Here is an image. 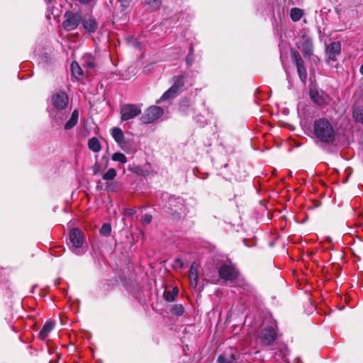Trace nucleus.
<instances>
[{
	"label": "nucleus",
	"instance_id": "36",
	"mask_svg": "<svg viewBox=\"0 0 363 363\" xmlns=\"http://www.w3.org/2000/svg\"><path fill=\"white\" fill-rule=\"evenodd\" d=\"M135 213V211L134 209H128L126 213L128 216H133Z\"/></svg>",
	"mask_w": 363,
	"mask_h": 363
},
{
	"label": "nucleus",
	"instance_id": "31",
	"mask_svg": "<svg viewBox=\"0 0 363 363\" xmlns=\"http://www.w3.org/2000/svg\"><path fill=\"white\" fill-rule=\"evenodd\" d=\"M194 61V48L193 46L191 45L189 48V52L186 57V63L187 65L190 66L193 64Z\"/></svg>",
	"mask_w": 363,
	"mask_h": 363
},
{
	"label": "nucleus",
	"instance_id": "6",
	"mask_svg": "<svg viewBox=\"0 0 363 363\" xmlns=\"http://www.w3.org/2000/svg\"><path fill=\"white\" fill-rule=\"evenodd\" d=\"M164 111L162 108L156 106H150L145 111L140 120L143 124H150L161 117Z\"/></svg>",
	"mask_w": 363,
	"mask_h": 363
},
{
	"label": "nucleus",
	"instance_id": "27",
	"mask_svg": "<svg viewBox=\"0 0 363 363\" xmlns=\"http://www.w3.org/2000/svg\"><path fill=\"white\" fill-rule=\"evenodd\" d=\"M111 159L114 162H118L122 164H125L127 162V157L126 156L121 152H115L113 154Z\"/></svg>",
	"mask_w": 363,
	"mask_h": 363
},
{
	"label": "nucleus",
	"instance_id": "10",
	"mask_svg": "<svg viewBox=\"0 0 363 363\" xmlns=\"http://www.w3.org/2000/svg\"><path fill=\"white\" fill-rule=\"evenodd\" d=\"M309 95L311 100L318 106L325 104L328 100V96L323 91L311 89Z\"/></svg>",
	"mask_w": 363,
	"mask_h": 363
},
{
	"label": "nucleus",
	"instance_id": "3",
	"mask_svg": "<svg viewBox=\"0 0 363 363\" xmlns=\"http://www.w3.org/2000/svg\"><path fill=\"white\" fill-rule=\"evenodd\" d=\"M218 274L220 279L233 283L244 291L248 289L249 286L244 279L240 276L239 272L234 266L226 264L221 265L218 269Z\"/></svg>",
	"mask_w": 363,
	"mask_h": 363
},
{
	"label": "nucleus",
	"instance_id": "28",
	"mask_svg": "<svg viewBox=\"0 0 363 363\" xmlns=\"http://www.w3.org/2000/svg\"><path fill=\"white\" fill-rule=\"evenodd\" d=\"M296 68H297V72H298V76H299L301 80L303 82H305L307 79V72H306V67H304V65L303 64V65H298V66H296Z\"/></svg>",
	"mask_w": 363,
	"mask_h": 363
},
{
	"label": "nucleus",
	"instance_id": "9",
	"mask_svg": "<svg viewBox=\"0 0 363 363\" xmlns=\"http://www.w3.org/2000/svg\"><path fill=\"white\" fill-rule=\"evenodd\" d=\"M276 338L277 333L271 326L262 329L259 335L262 345L265 347L272 345Z\"/></svg>",
	"mask_w": 363,
	"mask_h": 363
},
{
	"label": "nucleus",
	"instance_id": "29",
	"mask_svg": "<svg viewBox=\"0 0 363 363\" xmlns=\"http://www.w3.org/2000/svg\"><path fill=\"white\" fill-rule=\"evenodd\" d=\"M353 117L357 122L363 123V107L354 109Z\"/></svg>",
	"mask_w": 363,
	"mask_h": 363
},
{
	"label": "nucleus",
	"instance_id": "37",
	"mask_svg": "<svg viewBox=\"0 0 363 363\" xmlns=\"http://www.w3.org/2000/svg\"><path fill=\"white\" fill-rule=\"evenodd\" d=\"M99 169V165H96H96L94 166V174H97V172H98Z\"/></svg>",
	"mask_w": 363,
	"mask_h": 363
},
{
	"label": "nucleus",
	"instance_id": "2",
	"mask_svg": "<svg viewBox=\"0 0 363 363\" xmlns=\"http://www.w3.org/2000/svg\"><path fill=\"white\" fill-rule=\"evenodd\" d=\"M313 131L316 138L323 143H330L335 138V131L331 122L327 118H319L315 121Z\"/></svg>",
	"mask_w": 363,
	"mask_h": 363
},
{
	"label": "nucleus",
	"instance_id": "4",
	"mask_svg": "<svg viewBox=\"0 0 363 363\" xmlns=\"http://www.w3.org/2000/svg\"><path fill=\"white\" fill-rule=\"evenodd\" d=\"M69 248L77 255H82L86 252L87 247L84 244V233L78 228H73L69 235Z\"/></svg>",
	"mask_w": 363,
	"mask_h": 363
},
{
	"label": "nucleus",
	"instance_id": "16",
	"mask_svg": "<svg viewBox=\"0 0 363 363\" xmlns=\"http://www.w3.org/2000/svg\"><path fill=\"white\" fill-rule=\"evenodd\" d=\"M55 323L52 321L46 322L39 333V336L42 340L45 339L50 333L53 330Z\"/></svg>",
	"mask_w": 363,
	"mask_h": 363
},
{
	"label": "nucleus",
	"instance_id": "33",
	"mask_svg": "<svg viewBox=\"0 0 363 363\" xmlns=\"http://www.w3.org/2000/svg\"><path fill=\"white\" fill-rule=\"evenodd\" d=\"M292 60L296 66H298V65H303L302 58L299 53L296 51L292 53Z\"/></svg>",
	"mask_w": 363,
	"mask_h": 363
},
{
	"label": "nucleus",
	"instance_id": "5",
	"mask_svg": "<svg viewBox=\"0 0 363 363\" xmlns=\"http://www.w3.org/2000/svg\"><path fill=\"white\" fill-rule=\"evenodd\" d=\"M141 112L140 107L136 104H124L121 106L120 110L121 121H126L133 119L140 115Z\"/></svg>",
	"mask_w": 363,
	"mask_h": 363
},
{
	"label": "nucleus",
	"instance_id": "26",
	"mask_svg": "<svg viewBox=\"0 0 363 363\" xmlns=\"http://www.w3.org/2000/svg\"><path fill=\"white\" fill-rule=\"evenodd\" d=\"M116 175L117 172L116 169L113 168H110L103 174L102 178L104 180L108 182L114 179Z\"/></svg>",
	"mask_w": 363,
	"mask_h": 363
},
{
	"label": "nucleus",
	"instance_id": "15",
	"mask_svg": "<svg viewBox=\"0 0 363 363\" xmlns=\"http://www.w3.org/2000/svg\"><path fill=\"white\" fill-rule=\"evenodd\" d=\"M178 93H179V91H177L176 89H174V88L170 87L168 90H167L162 94L161 98L159 100L157 101V103L159 104V103H161L162 101H168V100H170V99H174L177 96Z\"/></svg>",
	"mask_w": 363,
	"mask_h": 363
},
{
	"label": "nucleus",
	"instance_id": "13",
	"mask_svg": "<svg viewBox=\"0 0 363 363\" xmlns=\"http://www.w3.org/2000/svg\"><path fill=\"white\" fill-rule=\"evenodd\" d=\"M300 49H301V52H303L305 57H310L313 53V45L312 40L309 38L305 40L302 43L301 47H300Z\"/></svg>",
	"mask_w": 363,
	"mask_h": 363
},
{
	"label": "nucleus",
	"instance_id": "21",
	"mask_svg": "<svg viewBox=\"0 0 363 363\" xmlns=\"http://www.w3.org/2000/svg\"><path fill=\"white\" fill-rule=\"evenodd\" d=\"M184 85V76L179 75L176 76L173 79V84L172 88H174L177 91H179Z\"/></svg>",
	"mask_w": 363,
	"mask_h": 363
},
{
	"label": "nucleus",
	"instance_id": "35",
	"mask_svg": "<svg viewBox=\"0 0 363 363\" xmlns=\"http://www.w3.org/2000/svg\"><path fill=\"white\" fill-rule=\"evenodd\" d=\"M183 267V262L179 258L175 259L173 264V267L177 269H181Z\"/></svg>",
	"mask_w": 363,
	"mask_h": 363
},
{
	"label": "nucleus",
	"instance_id": "24",
	"mask_svg": "<svg viewBox=\"0 0 363 363\" xmlns=\"http://www.w3.org/2000/svg\"><path fill=\"white\" fill-rule=\"evenodd\" d=\"M178 293V289L174 288L172 291H166L164 293V298L168 302H172L177 296Z\"/></svg>",
	"mask_w": 363,
	"mask_h": 363
},
{
	"label": "nucleus",
	"instance_id": "30",
	"mask_svg": "<svg viewBox=\"0 0 363 363\" xmlns=\"http://www.w3.org/2000/svg\"><path fill=\"white\" fill-rule=\"evenodd\" d=\"M172 313L177 316H181L184 313V306L182 304H175L171 310Z\"/></svg>",
	"mask_w": 363,
	"mask_h": 363
},
{
	"label": "nucleus",
	"instance_id": "20",
	"mask_svg": "<svg viewBox=\"0 0 363 363\" xmlns=\"http://www.w3.org/2000/svg\"><path fill=\"white\" fill-rule=\"evenodd\" d=\"M88 147L94 152H99L101 150L100 141L95 137H93L89 140Z\"/></svg>",
	"mask_w": 363,
	"mask_h": 363
},
{
	"label": "nucleus",
	"instance_id": "11",
	"mask_svg": "<svg viewBox=\"0 0 363 363\" xmlns=\"http://www.w3.org/2000/svg\"><path fill=\"white\" fill-rule=\"evenodd\" d=\"M341 52V44L340 42H333L330 43L326 48V53L328 61H335L336 56L339 55Z\"/></svg>",
	"mask_w": 363,
	"mask_h": 363
},
{
	"label": "nucleus",
	"instance_id": "25",
	"mask_svg": "<svg viewBox=\"0 0 363 363\" xmlns=\"http://www.w3.org/2000/svg\"><path fill=\"white\" fill-rule=\"evenodd\" d=\"M161 0H145V4L148 6V9L151 11H155L160 9L161 6Z\"/></svg>",
	"mask_w": 363,
	"mask_h": 363
},
{
	"label": "nucleus",
	"instance_id": "32",
	"mask_svg": "<svg viewBox=\"0 0 363 363\" xmlns=\"http://www.w3.org/2000/svg\"><path fill=\"white\" fill-rule=\"evenodd\" d=\"M111 225L108 223L103 224L102 227L100 229L101 235L107 236L111 233Z\"/></svg>",
	"mask_w": 363,
	"mask_h": 363
},
{
	"label": "nucleus",
	"instance_id": "38",
	"mask_svg": "<svg viewBox=\"0 0 363 363\" xmlns=\"http://www.w3.org/2000/svg\"><path fill=\"white\" fill-rule=\"evenodd\" d=\"M359 72L361 74L363 75V65H361L360 68H359Z\"/></svg>",
	"mask_w": 363,
	"mask_h": 363
},
{
	"label": "nucleus",
	"instance_id": "17",
	"mask_svg": "<svg viewBox=\"0 0 363 363\" xmlns=\"http://www.w3.org/2000/svg\"><path fill=\"white\" fill-rule=\"evenodd\" d=\"M235 356L232 353L223 352L218 357V363H236Z\"/></svg>",
	"mask_w": 363,
	"mask_h": 363
},
{
	"label": "nucleus",
	"instance_id": "1",
	"mask_svg": "<svg viewBox=\"0 0 363 363\" xmlns=\"http://www.w3.org/2000/svg\"><path fill=\"white\" fill-rule=\"evenodd\" d=\"M48 110L52 127L60 128L64 124V129L68 130L77 124L79 120V111L77 109L72 111L70 118L66 123L65 121L68 113L67 108H48Z\"/></svg>",
	"mask_w": 363,
	"mask_h": 363
},
{
	"label": "nucleus",
	"instance_id": "22",
	"mask_svg": "<svg viewBox=\"0 0 363 363\" xmlns=\"http://www.w3.org/2000/svg\"><path fill=\"white\" fill-rule=\"evenodd\" d=\"M303 16V11L298 8H293L290 11V17L292 21H298Z\"/></svg>",
	"mask_w": 363,
	"mask_h": 363
},
{
	"label": "nucleus",
	"instance_id": "14",
	"mask_svg": "<svg viewBox=\"0 0 363 363\" xmlns=\"http://www.w3.org/2000/svg\"><path fill=\"white\" fill-rule=\"evenodd\" d=\"M111 135L114 140L120 145L124 143L125 137L123 132L120 128L114 127L111 130Z\"/></svg>",
	"mask_w": 363,
	"mask_h": 363
},
{
	"label": "nucleus",
	"instance_id": "18",
	"mask_svg": "<svg viewBox=\"0 0 363 363\" xmlns=\"http://www.w3.org/2000/svg\"><path fill=\"white\" fill-rule=\"evenodd\" d=\"M198 267L193 263L189 270V279L191 284L194 286H196L198 283Z\"/></svg>",
	"mask_w": 363,
	"mask_h": 363
},
{
	"label": "nucleus",
	"instance_id": "7",
	"mask_svg": "<svg viewBox=\"0 0 363 363\" xmlns=\"http://www.w3.org/2000/svg\"><path fill=\"white\" fill-rule=\"evenodd\" d=\"M69 97L64 91H59L52 94L48 108H67Z\"/></svg>",
	"mask_w": 363,
	"mask_h": 363
},
{
	"label": "nucleus",
	"instance_id": "8",
	"mask_svg": "<svg viewBox=\"0 0 363 363\" xmlns=\"http://www.w3.org/2000/svg\"><path fill=\"white\" fill-rule=\"evenodd\" d=\"M65 16L62 26L66 30H74L82 21V15L79 12H66Z\"/></svg>",
	"mask_w": 363,
	"mask_h": 363
},
{
	"label": "nucleus",
	"instance_id": "23",
	"mask_svg": "<svg viewBox=\"0 0 363 363\" xmlns=\"http://www.w3.org/2000/svg\"><path fill=\"white\" fill-rule=\"evenodd\" d=\"M83 65L89 68H94L95 66L94 58L91 55H85L83 58Z\"/></svg>",
	"mask_w": 363,
	"mask_h": 363
},
{
	"label": "nucleus",
	"instance_id": "12",
	"mask_svg": "<svg viewBox=\"0 0 363 363\" xmlns=\"http://www.w3.org/2000/svg\"><path fill=\"white\" fill-rule=\"evenodd\" d=\"M82 26L84 30L92 33L96 31L99 24L96 19L89 18L88 19L82 20Z\"/></svg>",
	"mask_w": 363,
	"mask_h": 363
},
{
	"label": "nucleus",
	"instance_id": "34",
	"mask_svg": "<svg viewBox=\"0 0 363 363\" xmlns=\"http://www.w3.org/2000/svg\"><path fill=\"white\" fill-rule=\"evenodd\" d=\"M152 217L150 214H145L142 217V222L144 225H148L151 223Z\"/></svg>",
	"mask_w": 363,
	"mask_h": 363
},
{
	"label": "nucleus",
	"instance_id": "19",
	"mask_svg": "<svg viewBox=\"0 0 363 363\" xmlns=\"http://www.w3.org/2000/svg\"><path fill=\"white\" fill-rule=\"evenodd\" d=\"M71 72L77 80L82 79L84 76L83 70L77 62H73L71 64Z\"/></svg>",
	"mask_w": 363,
	"mask_h": 363
}]
</instances>
